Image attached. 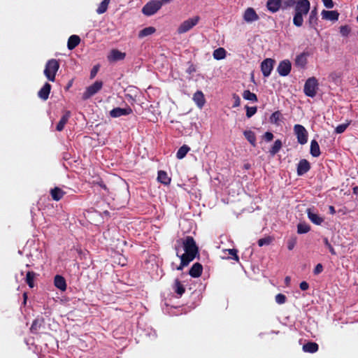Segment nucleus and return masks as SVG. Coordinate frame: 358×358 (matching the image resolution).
I'll return each mask as SVG.
<instances>
[{
	"label": "nucleus",
	"instance_id": "obj_23",
	"mask_svg": "<svg viewBox=\"0 0 358 358\" xmlns=\"http://www.w3.org/2000/svg\"><path fill=\"white\" fill-rule=\"evenodd\" d=\"M80 41V39L79 36L76 35L71 36L68 40V48L69 50H73L79 44Z\"/></svg>",
	"mask_w": 358,
	"mask_h": 358
},
{
	"label": "nucleus",
	"instance_id": "obj_51",
	"mask_svg": "<svg viewBox=\"0 0 358 358\" xmlns=\"http://www.w3.org/2000/svg\"><path fill=\"white\" fill-rule=\"evenodd\" d=\"M323 271V266L321 264H318L314 268V274L317 275Z\"/></svg>",
	"mask_w": 358,
	"mask_h": 358
},
{
	"label": "nucleus",
	"instance_id": "obj_21",
	"mask_svg": "<svg viewBox=\"0 0 358 358\" xmlns=\"http://www.w3.org/2000/svg\"><path fill=\"white\" fill-rule=\"evenodd\" d=\"M54 283L56 287L62 291L66 289V283L65 279L61 275H56L55 278Z\"/></svg>",
	"mask_w": 358,
	"mask_h": 358
},
{
	"label": "nucleus",
	"instance_id": "obj_55",
	"mask_svg": "<svg viewBox=\"0 0 358 358\" xmlns=\"http://www.w3.org/2000/svg\"><path fill=\"white\" fill-rule=\"evenodd\" d=\"M325 245L329 248V251L331 254L335 255L336 252L334 251V249L332 248V246L330 245L327 239L324 240Z\"/></svg>",
	"mask_w": 358,
	"mask_h": 358
},
{
	"label": "nucleus",
	"instance_id": "obj_16",
	"mask_svg": "<svg viewBox=\"0 0 358 358\" xmlns=\"http://www.w3.org/2000/svg\"><path fill=\"white\" fill-rule=\"evenodd\" d=\"M131 109L130 108H115L110 110V115L113 117H119L122 115H127L131 113Z\"/></svg>",
	"mask_w": 358,
	"mask_h": 358
},
{
	"label": "nucleus",
	"instance_id": "obj_61",
	"mask_svg": "<svg viewBox=\"0 0 358 358\" xmlns=\"http://www.w3.org/2000/svg\"><path fill=\"white\" fill-rule=\"evenodd\" d=\"M354 192L355 193H357L358 192V187H355L354 188Z\"/></svg>",
	"mask_w": 358,
	"mask_h": 358
},
{
	"label": "nucleus",
	"instance_id": "obj_40",
	"mask_svg": "<svg viewBox=\"0 0 358 358\" xmlns=\"http://www.w3.org/2000/svg\"><path fill=\"white\" fill-rule=\"evenodd\" d=\"M34 277H35V273L34 272L29 271L27 273L26 281H27V284L29 285V286L30 287H34Z\"/></svg>",
	"mask_w": 358,
	"mask_h": 358
},
{
	"label": "nucleus",
	"instance_id": "obj_35",
	"mask_svg": "<svg viewBox=\"0 0 358 358\" xmlns=\"http://www.w3.org/2000/svg\"><path fill=\"white\" fill-rule=\"evenodd\" d=\"M282 142L280 140H276L275 142H274V144L272 146L271 149L270 150V153L272 155H275L277 152H279V150L281 149L282 148Z\"/></svg>",
	"mask_w": 358,
	"mask_h": 358
},
{
	"label": "nucleus",
	"instance_id": "obj_64",
	"mask_svg": "<svg viewBox=\"0 0 358 358\" xmlns=\"http://www.w3.org/2000/svg\"><path fill=\"white\" fill-rule=\"evenodd\" d=\"M357 9H358V5H357Z\"/></svg>",
	"mask_w": 358,
	"mask_h": 358
},
{
	"label": "nucleus",
	"instance_id": "obj_13",
	"mask_svg": "<svg viewBox=\"0 0 358 358\" xmlns=\"http://www.w3.org/2000/svg\"><path fill=\"white\" fill-rule=\"evenodd\" d=\"M192 100L194 101L196 106L200 109H201L206 103V99L204 94L200 90L196 91L193 94Z\"/></svg>",
	"mask_w": 358,
	"mask_h": 358
},
{
	"label": "nucleus",
	"instance_id": "obj_29",
	"mask_svg": "<svg viewBox=\"0 0 358 358\" xmlns=\"http://www.w3.org/2000/svg\"><path fill=\"white\" fill-rule=\"evenodd\" d=\"M64 192L59 187H55L51 190V196L55 201L60 200L64 196Z\"/></svg>",
	"mask_w": 358,
	"mask_h": 358
},
{
	"label": "nucleus",
	"instance_id": "obj_26",
	"mask_svg": "<svg viewBox=\"0 0 358 358\" xmlns=\"http://www.w3.org/2000/svg\"><path fill=\"white\" fill-rule=\"evenodd\" d=\"M243 134H244L245 138L250 142V143L252 145L255 146V145H256L255 134L250 130H246L243 132Z\"/></svg>",
	"mask_w": 358,
	"mask_h": 358
},
{
	"label": "nucleus",
	"instance_id": "obj_44",
	"mask_svg": "<svg viewBox=\"0 0 358 358\" xmlns=\"http://www.w3.org/2000/svg\"><path fill=\"white\" fill-rule=\"evenodd\" d=\"M296 243V237H292L289 238L287 241V248L289 250H292L295 247V245Z\"/></svg>",
	"mask_w": 358,
	"mask_h": 358
},
{
	"label": "nucleus",
	"instance_id": "obj_42",
	"mask_svg": "<svg viewBox=\"0 0 358 358\" xmlns=\"http://www.w3.org/2000/svg\"><path fill=\"white\" fill-rule=\"evenodd\" d=\"M175 291L180 296H181L185 292L184 287L178 280H176L175 282Z\"/></svg>",
	"mask_w": 358,
	"mask_h": 358
},
{
	"label": "nucleus",
	"instance_id": "obj_58",
	"mask_svg": "<svg viewBox=\"0 0 358 358\" xmlns=\"http://www.w3.org/2000/svg\"><path fill=\"white\" fill-rule=\"evenodd\" d=\"M329 213H330L331 214L334 215V214H335V213H336V210H335V208H334V206H330L329 207Z\"/></svg>",
	"mask_w": 358,
	"mask_h": 358
},
{
	"label": "nucleus",
	"instance_id": "obj_36",
	"mask_svg": "<svg viewBox=\"0 0 358 358\" xmlns=\"http://www.w3.org/2000/svg\"><path fill=\"white\" fill-rule=\"evenodd\" d=\"M110 0H103L102 2L99 4L96 12L99 14H102L105 13L108 8V6L109 4Z\"/></svg>",
	"mask_w": 358,
	"mask_h": 358
},
{
	"label": "nucleus",
	"instance_id": "obj_41",
	"mask_svg": "<svg viewBox=\"0 0 358 358\" xmlns=\"http://www.w3.org/2000/svg\"><path fill=\"white\" fill-rule=\"evenodd\" d=\"M317 22V11L315 8L310 13L309 16V23L312 27H314Z\"/></svg>",
	"mask_w": 358,
	"mask_h": 358
},
{
	"label": "nucleus",
	"instance_id": "obj_31",
	"mask_svg": "<svg viewBox=\"0 0 358 358\" xmlns=\"http://www.w3.org/2000/svg\"><path fill=\"white\" fill-rule=\"evenodd\" d=\"M226 57V50L222 48H219L214 50L213 57L217 60L222 59Z\"/></svg>",
	"mask_w": 358,
	"mask_h": 358
},
{
	"label": "nucleus",
	"instance_id": "obj_38",
	"mask_svg": "<svg viewBox=\"0 0 358 358\" xmlns=\"http://www.w3.org/2000/svg\"><path fill=\"white\" fill-rule=\"evenodd\" d=\"M237 252L238 251L235 249H227L222 251L223 254L228 253L231 256V259L236 260L238 262L239 261V257L237 255Z\"/></svg>",
	"mask_w": 358,
	"mask_h": 358
},
{
	"label": "nucleus",
	"instance_id": "obj_17",
	"mask_svg": "<svg viewBox=\"0 0 358 358\" xmlns=\"http://www.w3.org/2000/svg\"><path fill=\"white\" fill-rule=\"evenodd\" d=\"M281 5V0H268L266 3V7L268 10L272 13L277 12Z\"/></svg>",
	"mask_w": 358,
	"mask_h": 358
},
{
	"label": "nucleus",
	"instance_id": "obj_9",
	"mask_svg": "<svg viewBox=\"0 0 358 358\" xmlns=\"http://www.w3.org/2000/svg\"><path fill=\"white\" fill-rule=\"evenodd\" d=\"M274 60L270 58L264 59L261 64V70L264 76L268 77L270 76L274 64Z\"/></svg>",
	"mask_w": 358,
	"mask_h": 358
},
{
	"label": "nucleus",
	"instance_id": "obj_48",
	"mask_svg": "<svg viewBox=\"0 0 358 358\" xmlns=\"http://www.w3.org/2000/svg\"><path fill=\"white\" fill-rule=\"evenodd\" d=\"M322 1L327 8L330 9L334 6V3L332 0H322Z\"/></svg>",
	"mask_w": 358,
	"mask_h": 358
},
{
	"label": "nucleus",
	"instance_id": "obj_46",
	"mask_svg": "<svg viewBox=\"0 0 358 358\" xmlns=\"http://www.w3.org/2000/svg\"><path fill=\"white\" fill-rule=\"evenodd\" d=\"M271 242V238L270 237L261 238L258 241V245L262 247L265 245H269Z\"/></svg>",
	"mask_w": 358,
	"mask_h": 358
},
{
	"label": "nucleus",
	"instance_id": "obj_33",
	"mask_svg": "<svg viewBox=\"0 0 358 358\" xmlns=\"http://www.w3.org/2000/svg\"><path fill=\"white\" fill-rule=\"evenodd\" d=\"M282 115L279 111L274 112L270 117V121L271 123L279 125L281 122Z\"/></svg>",
	"mask_w": 358,
	"mask_h": 358
},
{
	"label": "nucleus",
	"instance_id": "obj_28",
	"mask_svg": "<svg viewBox=\"0 0 358 358\" xmlns=\"http://www.w3.org/2000/svg\"><path fill=\"white\" fill-rule=\"evenodd\" d=\"M303 351L313 353L317 351L318 345L315 343L310 342L303 346Z\"/></svg>",
	"mask_w": 358,
	"mask_h": 358
},
{
	"label": "nucleus",
	"instance_id": "obj_54",
	"mask_svg": "<svg viewBox=\"0 0 358 358\" xmlns=\"http://www.w3.org/2000/svg\"><path fill=\"white\" fill-rule=\"evenodd\" d=\"M299 286L301 290H307L309 288V285L306 281L301 282Z\"/></svg>",
	"mask_w": 358,
	"mask_h": 358
},
{
	"label": "nucleus",
	"instance_id": "obj_59",
	"mask_svg": "<svg viewBox=\"0 0 358 358\" xmlns=\"http://www.w3.org/2000/svg\"><path fill=\"white\" fill-rule=\"evenodd\" d=\"M290 280H291V278L289 276H287L285 279V283L287 285H289V283L290 282Z\"/></svg>",
	"mask_w": 358,
	"mask_h": 358
},
{
	"label": "nucleus",
	"instance_id": "obj_37",
	"mask_svg": "<svg viewBox=\"0 0 358 358\" xmlns=\"http://www.w3.org/2000/svg\"><path fill=\"white\" fill-rule=\"evenodd\" d=\"M310 229V226L306 223H299L297 226V232L299 234L308 233Z\"/></svg>",
	"mask_w": 358,
	"mask_h": 358
},
{
	"label": "nucleus",
	"instance_id": "obj_39",
	"mask_svg": "<svg viewBox=\"0 0 358 358\" xmlns=\"http://www.w3.org/2000/svg\"><path fill=\"white\" fill-rule=\"evenodd\" d=\"M351 32V27L348 25H343L340 27V34L343 37H348Z\"/></svg>",
	"mask_w": 358,
	"mask_h": 358
},
{
	"label": "nucleus",
	"instance_id": "obj_34",
	"mask_svg": "<svg viewBox=\"0 0 358 358\" xmlns=\"http://www.w3.org/2000/svg\"><path fill=\"white\" fill-rule=\"evenodd\" d=\"M189 148L187 145H182L179 148L177 152L176 156L178 159H181L185 157L187 153L189 152Z\"/></svg>",
	"mask_w": 358,
	"mask_h": 358
},
{
	"label": "nucleus",
	"instance_id": "obj_12",
	"mask_svg": "<svg viewBox=\"0 0 358 358\" xmlns=\"http://www.w3.org/2000/svg\"><path fill=\"white\" fill-rule=\"evenodd\" d=\"M125 56L126 54L124 52H120L116 49H113L109 52L107 58L109 62H115L117 61L123 60L125 58Z\"/></svg>",
	"mask_w": 358,
	"mask_h": 358
},
{
	"label": "nucleus",
	"instance_id": "obj_7",
	"mask_svg": "<svg viewBox=\"0 0 358 358\" xmlns=\"http://www.w3.org/2000/svg\"><path fill=\"white\" fill-rule=\"evenodd\" d=\"M101 81H96L93 85L89 86L83 93V98L87 99L96 93H97L102 87Z\"/></svg>",
	"mask_w": 358,
	"mask_h": 358
},
{
	"label": "nucleus",
	"instance_id": "obj_57",
	"mask_svg": "<svg viewBox=\"0 0 358 358\" xmlns=\"http://www.w3.org/2000/svg\"><path fill=\"white\" fill-rule=\"evenodd\" d=\"M97 71H98V67L97 66H94L92 70L91 71V73H90V76L91 78H94L96 73H97Z\"/></svg>",
	"mask_w": 358,
	"mask_h": 358
},
{
	"label": "nucleus",
	"instance_id": "obj_52",
	"mask_svg": "<svg viewBox=\"0 0 358 358\" xmlns=\"http://www.w3.org/2000/svg\"><path fill=\"white\" fill-rule=\"evenodd\" d=\"M264 138L266 141H271L273 138V135L272 133L268 131L265 133Z\"/></svg>",
	"mask_w": 358,
	"mask_h": 358
},
{
	"label": "nucleus",
	"instance_id": "obj_1",
	"mask_svg": "<svg viewBox=\"0 0 358 358\" xmlns=\"http://www.w3.org/2000/svg\"><path fill=\"white\" fill-rule=\"evenodd\" d=\"M176 255L180 259V264L177 268L181 270L186 266L196 257L198 248L193 238L187 236L185 238L178 240L176 245Z\"/></svg>",
	"mask_w": 358,
	"mask_h": 358
},
{
	"label": "nucleus",
	"instance_id": "obj_25",
	"mask_svg": "<svg viewBox=\"0 0 358 358\" xmlns=\"http://www.w3.org/2000/svg\"><path fill=\"white\" fill-rule=\"evenodd\" d=\"M69 117H70V113L69 112H66L62 117V118L60 119L59 123L57 125V131H62L64 129V125L68 122Z\"/></svg>",
	"mask_w": 358,
	"mask_h": 358
},
{
	"label": "nucleus",
	"instance_id": "obj_32",
	"mask_svg": "<svg viewBox=\"0 0 358 358\" xmlns=\"http://www.w3.org/2000/svg\"><path fill=\"white\" fill-rule=\"evenodd\" d=\"M243 98L245 100L250 101L252 102H257V97L255 94L251 92L249 90H245L243 92Z\"/></svg>",
	"mask_w": 358,
	"mask_h": 358
},
{
	"label": "nucleus",
	"instance_id": "obj_10",
	"mask_svg": "<svg viewBox=\"0 0 358 358\" xmlns=\"http://www.w3.org/2000/svg\"><path fill=\"white\" fill-rule=\"evenodd\" d=\"M291 66V62L289 60L285 59L280 62L277 68V71L280 76H286L289 73Z\"/></svg>",
	"mask_w": 358,
	"mask_h": 358
},
{
	"label": "nucleus",
	"instance_id": "obj_45",
	"mask_svg": "<svg viewBox=\"0 0 358 358\" xmlns=\"http://www.w3.org/2000/svg\"><path fill=\"white\" fill-rule=\"evenodd\" d=\"M348 125H349V123H345V124H341L337 126L335 129L336 132L337 134H342L343 132L345 131V130L347 129Z\"/></svg>",
	"mask_w": 358,
	"mask_h": 358
},
{
	"label": "nucleus",
	"instance_id": "obj_2",
	"mask_svg": "<svg viewBox=\"0 0 358 358\" xmlns=\"http://www.w3.org/2000/svg\"><path fill=\"white\" fill-rule=\"evenodd\" d=\"M310 3L308 0H298L295 6V14L293 23L296 27H301L303 22V16L306 15L310 10Z\"/></svg>",
	"mask_w": 358,
	"mask_h": 358
},
{
	"label": "nucleus",
	"instance_id": "obj_3",
	"mask_svg": "<svg viewBox=\"0 0 358 358\" xmlns=\"http://www.w3.org/2000/svg\"><path fill=\"white\" fill-rule=\"evenodd\" d=\"M59 64L56 59H50L48 61L44 69V75L47 79L51 82H54L55 80V76L59 70Z\"/></svg>",
	"mask_w": 358,
	"mask_h": 358
},
{
	"label": "nucleus",
	"instance_id": "obj_63",
	"mask_svg": "<svg viewBox=\"0 0 358 358\" xmlns=\"http://www.w3.org/2000/svg\"><path fill=\"white\" fill-rule=\"evenodd\" d=\"M357 22H358V15H357Z\"/></svg>",
	"mask_w": 358,
	"mask_h": 358
},
{
	"label": "nucleus",
	"instance_id": "obj_18",
	"mask_svg": "<svg viewBox=\"0 0 358 358\" xmlns=\"http://www.w3.org/2000/svg\"><path fill=\"white\" fill-rule=\"evenodd\" d=\"M51 90V85L46 83L43 87L39 90L38 95L43 100H47Z\"/></svg>",
	"mask_w": 358,
	"mask_h": 358
},
{
	"label": "nucleus",
	"instance_id": "obj_19",
	"mask_svg": "<svg viewBox=\"0 0 358 358\" xmlns=\"http://www.w3.org/2000/svg\"><path fill=\"white\" fill-rule=\"evenodd\" d=\"M310 169V164L308 162L306 159H302L299 162L297 168V173L299 176H301L306 173Z\"/></svg>",
	"mask_w": 358,
	"mask_h": 358
},
{
	"label": "nucleus",
	"instance_id": "obj_49",
	"mask_svg": "<svg viewBox=\"0 0 358 358\" xmlns=\"http://www.w3.org/2000/svg\"><path fill=\"white\" fill-rule=\"evenodd\" d=\"M298 0H286L284 2V8H286L287 7L292 6L293 5H296V3Z\"/></svg>",
	"mask_w": 358,
	"mask_h": 358
},
{
	"label": "nucleus",
	"instance_id": "obj_5",
	"mask_svg": "<svg viewBox=\"0 0 358 358\" xmlns=\"http://www.w3.org/2000/svg\"><path fill=\"white\" fill-rule=\"evenodd\" d=\"M200 20V17L196 15L182 22L178 28L179 34H184L191 30Z\"/></svg>",
	"mask_w": 358,
	"mask_h": 358
},
{
	"label": "nucleus",
	"instance_id": "obj_24",
	"mask_svg": "<svg viewBox=\"0 0 358 358\" xmlns=\"http://www.w3.org/2000/svg\"><path fill=\"white\" fill-rule=\"evenodd\" d=\"M158 181L164 185H169L171 182V178L165 171H158Z\"/></svg>",
	"mask_w": 358,
	"mask_h": 358
},
{
	"label": "nucleus",
	"instance_id": "obj_22",
	"mask_svg": "<svg viewBox=\"0 0 358 358\" xmlns=\"http://www.w3.org/2000/svg\"><path fill=\"white\" fill-rule=\"evenodd\" d=\"M307 56L306 53H301L297 55L295 59L296 66L303 68L307 64Z\"/></svg>",
	"mask_w": 358,
	"mask_h": 358
},
{
	"label": "nucleus",
	"instance_id": "obj_4",
	"mask_svg": "<svg viewBox=\"0 0 358 358\" xmlns=\"http://www.w3.org/2000/svg\"><path fill=\"white\" fill-rule=\"evenodd\" d=\"M318 82L315 77L308 78L304 85V93L306 96L314 97L317 94Z\"/></svg>",
	"mask_w": 358,
	"mask_h": 358
},
{
	"label": "nucleus",
	"instance_id": "obj_47",
	"mask_svg": "<svg viewBox=\"0 0 358 358\" xmlns=\"http://www.w3.org/2000/svg\"><path fill=\"white\" fill-rule=\"evenodd\" d=\"M275 301L278 304H283L286 301V297L282 294H278L275 296Z\"/></svg>",
	"mask_w": 358,
	"mask_h": 358
},
{
	"label": "nucleus",
	"instance_id": "obj_8",
	"mask_svg": "<svg viewBox=\"0 0 358 358\" xmlns=\"http://www.w3.org/2000/svg\"><path fill=\"white\" fill-rule=\"evenodd\" d=\"M243 18L247 23H252L259 20V15L253 8L249 7L243 13Z\"/></svg>",
	"mask_w": 358,
	"mask_h": 358
},
{
	"label": "nucleus",
	"instance_id": "obj_27",
	"mask_svg": "<svg viewBox=\"0 0 358 358\" xmlns=\"http://www.w3.org/2000/svg\"><path fill=\"white\" fill-rule=\"evenodd\" d=\"M310 154L315 157L320 155V146L315 140L310 143Z\"/></svg>",
	"mask_w": 358,
	"mask_h": 358
},
{
	"label": "nucleus",
	"instance_id": "obj_6",
	"mask_svg": "<svg viewBox=\"0 0 358 358\" xmlns=\"http://www.w3.org/2000/svg\"><path fill=\"white\" fill-rule=\"evenodd\" d=\"M294 131L298 142L301 145L306 144L308 141V132L305 127L301 124H295Z\"/></svg>",
	"mask_w": 358,
	"mask_h": 358
},
{
	"label": "nucleus",
	"instance_id": "obj_56",
	"mask_svg": "<svg viewBox=\"0 0 358 358\" xmlns=\"http://www.w3.org/2000/svg\"><path fill=\"white\" fill-rule=\"evenodd\" d=\"M329 78L333 81L336 82L337 80L339 78V76L337 73H332L330 74Z\"/></svg>",
	"mask_w": 358,
	"mask_h": 358
},
{
	"label": "nucleus",
	"instance_id": "obj_14",
	"mask_svg": "<svg viewBox=\"0 0 358 358\" xmlns=\"http://www.w3.org/2000/svg\"><path fill=\"white\" fill-rule=\"evenodd\" d=\"M142 12L147 16L155 14L157 12V2L155 1L148 2L143 8Z\"/></svg>",
	"mask_w": 358,
	"mask_h": 358
},
{
	"label": "nucleus",
	"instance_id": "obj_15",
	"mask_svg": "<svg viewBox=\"0 0 358 358\" xmlns=\"http://www.w3.org/2000/svg\"><path fill=\"white\" fill-rule=\"evenodd\" d=\"M307 215L309 220L316 225H320L324 222V218L314 213L310 208L307 209Z\"/></svg>",
	"mask_w": 358,
	"mask_h": 358
},
{
	"label": "nucleus",
	"instance_id": "obj_20",
	"mask_svg": "<svg viewBox=\"0 0 358 358\" xmlns=\"http://www.w3.org/2000/svg\"><path fill=\"white\" fill-rule=\"evenodd\" d=\"M202 266L199 263H195L189 271V275L193 278H198L202 273Z\"/></svg>",
	"mask_w": 358,
	"mask_h": 358
},
{
	"label": "nucleus",
	"instance_id": "obj_11",
	"mask_svg": "<svg viewBox=\"0 0 358 358\" xmlns=\"http://www.w3.org/2000/svg\"><path fill=\"white\" fill-rule=\"evenodd\" d=\"M321 17L322 19L324 20L336 22L339 17V13L337 10H323L321 12Z\"/></svg>",
	"mask_w": 358,
	"mask_h": 358
},
{
	"label": "nucleus",
	"instance_id": "obj_60",
	"mask_svg": "<svg viewBox=\"0 0 358 358\" xmlns=\"http://www.w3.org/2000/svg\"><path fill=\"white\" fill-rule=\"evenodd\" d=\"M36 328V322L35 321L33 324L31 325V329L34 330Z\"/></svg>",
	"mask_w": 358,
	"mask_h": 358
},
{
	"label": "nucleus",
	"instance_id": "obj_43",
	"mask_svg": "<svg viewBox=\"0 0 358 358\" xmlns=\"http://www.w3.org/2000/svg\"><path fill=\"white\" fill-rule=\"evenodd\" d=\"M246 116L248 117H251L252 115H254L257 112V107H249L246 106Z\"/></svg>",
	"mask_w": 358,
	"mask_h": 358
},
{
	"label": "nucleus",
	"instance_id": "obj_53",
	"mask_svg": "<svg viewBox=\"0 0 358 358\" xmlns=\"http://www.w3.org/2000/svg\"><path fill=\"white\" fill-rule=\"evenodd\" d=\"M195 71H196V68H195V66H194V65H192V64H190V65L187 67V70H186V72H187L188 74H189V75H191L192 73H194V72H195Z\"/></svg>",
	"mask_w": 358,
	"mask_h": 358
},
{
	"label": "nucleus",
	"instance_id": "obj_62",
	"mask_svg": "<svg viewBox=\"0 0 358 358\" xmlns=\"http://www.w3.org/2000/svg\"><path fill=\"white\" fill-rule=\"evenodd\" d=\"M24 302H25L26 299H27V294L26 293L24 294Z\"/></svg>",
	"mask_w": 358,
	"mask_h": 358
},
{
	"label": "nucleus",
	"instance_id": "obj_50",
	"mask_svg": "<svg viewBox=\"0 0 358 358\" xmlns=\"http://www.w3.org/2000/svg\"><path fill=\"white\" fill-rule=\"evenodd\" d=\"M233 99L234 100V107H238L241 104V99L236 94H233Z\"/></svg>",
	"mask_w": 358,
	"mask_h": 358
},
{
	"label": "nucleus",
	"instance_id": "obj_30",
	"mask_svg": "<svg viewBox=\"0 0 358 358\" xmlns=\"http://www.w3.org/2000/svg\"><path fill=\"white\" fill-rule=\"evenodd\" d=\"M155 31H156L155 28L153 27H146V28L142 29L139 32L138 37L142 38H144L145 36L152 35V34H153L155 32Z\"/></svg>",
	"mask_w": 358,
	"mask_h": 358
}]
</instances>
